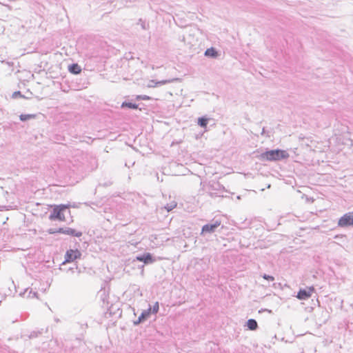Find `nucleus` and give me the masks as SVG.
I'll return each mask as SVG.
<instances>
[{
    "label": "nucleus",
    "mask_w": 353,
    "mask_h": 353,
    "mask_svg": "<svg viewBox=\"0 0 353 353\" xmlns=\"http://www.w3.org/2000/svg\"><path fill=\"white\" fill-rule=\"evenodd\" d=\"M70 214V206L68 205H56L52 207V210L49 216L51 221H65V214Z\"/></svg>",
    "instance_id": "1"
},
{
    "label": "nucleus",
    "mask_w": 353,
    "mask_h": 353,
    "mask_svg": "<svg viewBox=\"0 0 353 353\" xmlns=\"http://www.w3.org/2000/svg\"><path fill=\"white\" fill-rule=\"evenodd\" d=\"M290 157L289 153L283 150H272L266 151L261 154V159L269 161H279L286 159Z\"/></svg>",
    "instance_id": "2"
},
{
    "label": "nucleus",
    "mask_w": 353,
    "mask_h": 353,
    "mask_svg": "<svg viewBox=\"0 0 353 353\" xmlns=\"http://www.w3.org/2000/svg\"><path fill=\"white\" fill-rule=\"evenodd\" d=\"M49 233L50 234L61 233V234H67V235H70V236H76V237H80L82 236V234H83L82 232H81V231H78V230H76L74 229L70 228H68L65 229L59 228L57 230L50 229L49 230Z\"/></svg>",
    "instance_id": "3"
},
{
    "label": "nucleus",
    "mask_w": 353,
    "mask_h": 353,
    "mask_svg": "<svg viewBox=\"0 0 353 353\" xmlns=\"http://www.w3.org/2000/svg\"><path fill=\"white\" fill-rule=\"evenodd\" d=\"M353 225V212L343 214L338 221V226L345 228Z\"/></svg>",
    "instance_id": "4"
},
{
    "label": "nucleus",
    "mask_w": 353,
    "mask_h": 353,
    "mask_svg": "<svg viewBox=\"0 0 353 353\" xmlns=\"http://www.w3.org/2000/svg\"><path fill=\"white\" fill-rule=\"evenodd\" d=\"M81 256V252L78 249L68 250L65 254V261L63 263H72L76 259H80Z\"/></svg>",
    "instance_id": "5"
},
{
    "label": "nucleus",
    "mask_w": 353,
    "mask_h": 353,
    "mask_svg": "<svg viewBox=\"0 0 353 353\" xmlns=\"http://www.w3.org/2000/svg\"><path fill=\"white\" fill-rule=\"evenodd\" d=\"M315 289L313 286L307 288V289H301L296 295L297 299L300 300H306L311 297L314 292Z\"/></svg>",
    "instance_id": "6"
},
{
    "label": "nucleus",
    "mask_w": 353,
    "mask_h": 353,
    "mask_svg": "<svg viewBox=\"0 0 353 353\" xmlns=\"http://www.w3.org/2000/svg\"><path fill=\"white\" fill-rule=\"evenodd\" d=\"M220 225V221H216L213 224H206L203 226L201 233L213 232Z\"/></svg>",
    "instance_id": "7"
},
{
    "label": "nucleus",
    "mask_w": 353,
    "mask_h": 353,
    "mask_svg": "<svg viewBox=\"0 0 353 353\" xmlns=\"http://www.w3.org/2000/svg\"><path fill=\"white\" fill-rule=\"evenodd\" d=\"M136 260L143 262L145 264L151 263L154 261L150 253H145L143 256H138L136 257Z\"/></svg>",
    "instance_id": "8"
},
{
    "label": "nucleus",
    "mask_w": 353,
    "mask_h": 353,
    "mask_svg": "<svg viewBox=\"0 0 353 353\" xmlns=\"http://www.w3.org/2000/svg\"><path fill=\"white\" fill-rule=\"evenodd\" d=\"M176 80H177V79H172L163 80V81H156L154 80H152L150 81V87L160 86V85H165L166 83L174 82V81H175Z\"/></svg>",
    "instance_id": "9"
},
{
    "label": "nucleus",
    "mask_w": 353,
    "mask_h": 353,
    "mask_svg": "<svg viewBox=\"0 0 353 353\" xmlns=\"http://www.w3.org/2000/svg\"><path fill=\"white\" fill-rule=\"evenodd\" d=\"M68 70L72 74H78L81 72V68L77 63H72L69 65Z\"/></svg>",
    "instance_id": "10"
},
{
    "label": "nucleus",
    "mask_w": 353,
    "mask_h": 353,
    "mask_svg": "<svg viewBox=\"0 0 353 353\" xmlns=\"http://www.w3.org/2000/svg\"><path fill=\"white\" fill-rule=\"evenodd\" d=\"M204 54L206 57L216 58L218 56V52L214 48H210L205 50Z\"/></svg>",
    "instance_id": "11"
},
{
    "label": "nucleus",
    "mask_w": 353,
    "mask_h": 353,
    "mask_svg": "<svg viewBox=\"0 0 353 353\" xmlns=\"http://www.w3.org/2000/svg\"><path fill=\"white\" fill-rule=\"evenodd\" d=\"M120 107L121 108H130V109H138V105L134 103H132V102H128V101H123L122 102V103L121 104Z\"/></svg>",
    "instance_id": "12"
},
{
    "label": "nucleus",
    "mask_w": 353,
    "mask_h": 353,
    "mask_svg": "<svg viewBox=\"0 0 353 353\" xmlns=\"http://www.w3.org/2000/svg\"><path fill=\"white\" fill-rule=\"evenodd\" d=\"M152 309L151 307L148 308L147 310H145L142 312V314H141V316H139V320L141 321V320H145L148 317H149V316L150 315V314L152 313L151 312Z\"/></svg>",
    "instance_id": "13"
},
{
    "label": "nucleus",
    "mask_w": 353,
    "mask_h": 353,
    "mask_svg": "<svg viewBox=\"0 0 353 353\" xmlns=\"http://www.w3.org/2000/svg\"><path fill=\"white\" fill-rule=\"evenodd\" d=\"M248 327H249L250 330H254L256 329L257 327V323L255 320L254 319H250L248 321Z\"/></svg>",
    "instance_id": "14"
},
{
    "label": "nucleus",
    "mask_w": 353,
    "mask_h": 353,
    "mask_svg": "<svg viewBox=\"0 0 353 353\" xmlns=\"http://www.w3.org/2000/svg\"><path fill=\"white\" fill-rule=\"evenodd\" d=\"M208 123V119L205 118H200L199 119V124L202 127H206Z\"/></svg>",
    "instance_id": "15"
},
{
    "label": "nucleus",
    "mask_w": 353,
    "mask_h": 353,
    "mask_svg": "<svg viewBox=\"0 0 353 353\" xmlns=\"http://www.w3.org/2000/svg\"><path fill=\"white\" fill-rule=\"evenodd\" d=\"M21 97H22V94H21V91L14 92L11 96L12 99H17V98H21Z\"/></svg>",
    "instance_id": "16"
},
{
    "label": "nucleus",
    "mask_w": 353,
    "mask_h": 353,
    "mask_svg": "<svg viewBox=\"0 0 353 353\" xmlns=\"http://www.w3.org/2000/svg\"><path fill=\"white\" fill-rule=\"evenodd\" d=\"M152 310V313H154V314H156L159 311V303L158 302H156L154 305L152 306V307H151Z\"/></svg>",
    "instance_id": "17"
},
{
    "label": "nucleus",
    "mask_w": 353,
    "mask_h": 353,
    "mask_svg": "<svg viewBox=\"0 0 353 353\" xmlns=\"http://www.w3.org/2000/svg\"><path fill=\"white\" fill-rule=\"evenodd\" d=\"M176 206V203L173 201L170 204V205L166 206L165 208L169 212V211L172 210V209H174Z\"/></svg>",
    "instance_id": "18"
},
{
    "label": "nucleus",
    "mask_w": 353,
    "mask_h": 353,
    "mask_svg": "<svg viewBox=\"0 0 353 353\" xmlns=\"http://www.w3.org/2000/svg\"><path fill=\"white\" fill-rule=\"evenodd\" d=\"M263 278L265 280H268L269 281H274V277L272 276H270V275H267V274H263Z\"/></svg>",
    "instance_id": "19"
},
{
    "label": "nucleus",
    "mask_w": 353,
    "mask_h": 353,
    "mask_svg": "<svg viewBox=\"0 0 353 353\" xmlns=\"http://www.w3.org/2000/svg\"><path fill=\"white\" fill-rule=\"evenodd\" d=\"M23 97L28 99V98H29V96L28 95H26V94H23Z\"/></svg>",
    "instance_id": "20"
},
{
    "label": "nucleus",
    "mask_w": 353,
    "mask_h": 353,
    "mask_svg": "<svg viewBox=\"0 0 353 353\" xmlns=\"http://www.w3.org/2000/svg\"><path fill=\"white\" fill-rule=\"evenodd\" d=\"M145 98H146V99H148V97L144 96V97H143V99H145Z\"/></svg>",
    "instance_id": "21"
},
{
    "label": "nucleus",
    "mask_w": 353,
    "mask_h": 353,
    "mask_svg": "<svg viewBox=\"0 0 353 353\" xmlns=\"http://www.w3.org/2000/svg\"><path fill=\"white\" fill-rule=\"evenodd\" d=\"M145 98H146V99H148V97L144 96V97H143V99H145Z\"/></svg>",
    "instance_id": "22"
},
{
    "label": "nucleus",
    "mask_w": 353,
    "mask_h": 353,
    "mask_svg": "<svg viewBox=\"0 0 353 353\" xmlns=\"http://www.w3.org/2000/svg\"><path fill=\"white\" fill-rule=\"evenodd\" d=\"M145 98H146V99H148V97L144 96V97H143V99H145Z\"/></svg>",
    "instance_id": "23"
}]
</instances>
